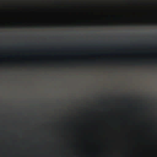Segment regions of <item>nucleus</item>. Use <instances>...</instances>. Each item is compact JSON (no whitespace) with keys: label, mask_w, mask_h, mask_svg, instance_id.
<instances>
[{"label":"nucleus","mask_w":157,"mask_h":157,"mask_svg":"<svg viewBox=\"0 0 157 157\" xmlns=\"http://www.w3.org/2000/svg\"><path fill=\"white\" fill-rule=\"evenodd\" d=\"M49 64H51V63H49Z\"/></svg>","instance_id":"9"},{"label":"nucleus","mask_w":157,"mask_h":157,"mask_svg":"<svg viewBox=\"0 0 157 157\" xmlns=\"http://www.w3.org/2000/svg\"><path fill=\"white\" fill-rule=\"evenodd\" d=\"M59 27H61V26H62V25H59Z\"/></svg>","instance_id":"4"},{"label":"nucleus","mask_w":157,"mask_h":157,"mask_svg":"<svg viewBox=\"0 0 157 157\" xmlns=\"http://www.w3.org/2000/svg\"><path fill=\"white\" fill-rule=\"evenodd\" d=\"M56 2V3H58V2H58V1H57V2Z\"/></svg>","instance_id":"6"},{"label":"nucleus","mask_w":157,"mask_h":157,"mask_svg":"<svg viewBox=\"0 0 157 157\" xmlns=\"http://www.w3.org/2000/svg\"><path fill=\"white\" fill-rule=\"evenodd\" d=\"M48 33V32H47ZM49 64V43L48 42V34H47V71L48 70Z\"/></svg>","instance_id":"1"},{"label":"nucleus","mask_w":157,"mask_h":157,"mask_svg":"<svg viewBox=\"0 0 157 157\" xmlns=\"http://www.w3.org/2000/svg\"><path fill=\"white\" fill-rule=\"evenodd\" d=\"M47 28H48V0H47Z\"/></svg>","instance_id":"3"},{"label":"nucleus","mask_w":157,"mask_h":157,"mask_svg":"<svg viewBox=\"0 0 157 157\" xmlns=\"http://www.w3.org/2000/svg\"><path fill=\"white\" fill-rule=\"evenodd\" d=\"M49 4V28L51 27V6Z\"/></svg>","instance_id":"2"},{"label":"nucleus","mask_w":157,"mask_h":157,"mask_svg":"<svg viewBox=\"0 0 157 157\" xmlns=\"http://www.w3.org/2000/svg\"><path fill=\"white\" fill-rule=\"evenodd\" d=\"M49 149H51V148H49Z\"/></svg>","instance_id":"8"},{"label":"nucleus","mask_w":157,"mask_h":157,"mask_svg":"<svg viewBox=\"0 0 157 157\" xmlns=\"http://www.w3.org/2000/svg\"><path fill=\"white\" fill-rule=\"evenodd\" d=\"M49 132H51V131H49Z\"/></svg>","instance_id":"10"},{"label":"nucleus","mask_w":157,"mask_h":157,"mask_svg":"<svg viewBox=\"0 0 157 157\" xmlns=\"http://www.w3.org/2000/svg\"><path fill=\"white\" fill-rule=\"evenodd\" d=\"M39 26V25H37V27H38Z\"/></svg>","instance_id":"7"},{"label":"nucleus","mask_w":157,"mask_h":157,"mask_svg":"<svg viewBox=\"0 0 157 157\" xmlns=\"http://www.w3.org/2000/svg\"><path fill=\"white\" fill-rule=\"evenodd\" d=\"M56 67H59V66H58V65L56 66Z\"/></svg>","instance_id":"5"}]
</instances>
